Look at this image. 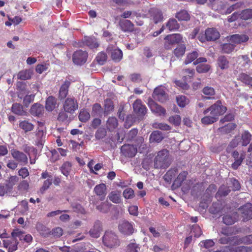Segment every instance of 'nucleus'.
<instances>
[{
	"label": "nucleus",
	"instance_id": "obj_1",
	"mask_svg": "<svg viewBox=\"0 0 252 252\" xmlns=\"http://www.w3.org/2000/svg\"><path fill=\"white\" fill-rule=\"evenodd\" d=\"M170 164V159L168 151L165 149L159 151L155 159V168H165L168 167Z\"/></svg>",
	"mask_w": 252,
	"mask_h": 252
},
{
	"label": "nucleus",
	"instance_id": "obj_2",
	"mask_svg": "<svg viewBox=\"0 0 252 252\" xmlns=\"http://www.w3.org/2000/svg\"><path fill=\"white\" fill-rule=\"evenodd\" d=\"M104 245L109 249H115L121 244L118 236L111 231H106L102 240Z\"/></svg>",
	"mask_w": 252,
	"mask_h": 252
},
{
	"label": "nucleus",
	"instance_id": "obj_3",
	"mask_svg": "<svg viewBox=\"0 0 252 252\" xmlns=\"http://www.w3.org/2000/svg\"><path fill=\"white\" fill-rule=\"evenodd\" d=\"M226 111V108L221 105L220 101H217L216 103L211 106L209 108L204 111V114H207L210 112V114L213 117H216V119H218L220 115H222Z\"/></svg>",
	"mask_w": 252,
	"mask_h": 252
},
{
	"label": "nucleus",
	"instance_id": "obj_4",
	"mask_svg": "<svg viewBox=\"0 0 252 252\" xmlns=\"http://www.w3.org/2000/svg\"><path fill=\"white\" fill-rule=\"evenodd\" d=\"M198 55V53L196 51H194L187 54V57L184 62V63L186 65L194 61L195 59L196 60L193 62L194 65H196L201 63H204L207 62V60L205 58L200 57L197 58Z\"/></svg>",
	"mask_w": 252,
	"mask_h": 252
},
{
	"label": "nucleus",
	"instance_id": "obj_5",
	"mask_svg": "<svg viewBox=\"0 0 252 252\" xmlns=\"http://www.w3.org/2000/svg\"><path fill=\"white\" fill-rule=\"evenodd\" d=\"M182 38L181 34L178 33L166 36L164 38L165 40L164 47L167 49H171L173 44L179 43Z\"/></svg>",
	"mask_w": 252,
	"mask_h": 252
},
{
	"label": "nucleus",
	"instance_id": "obj_6",
	"mask_svg": "<svg viewBox=\"0 0 252 252\" xmlns=\"http://www.w3.org/2000/svg\"><path fill=\"white\" fill-rule=\"evenodd\" d=\"M87 57L88 53L86 51L79 50L74 53L72 59L74 63L81 65L86 62Z\"/></svg>",
	"mask_w": 252,
	"mask_h": 252
},
{
	"label": "nucleus",
	"instance_id": "obj_7",
	"mask_svg": "<svg viewBox=\"0 0 252 252\" xmlns=\"http://www.w3.org/2000/svg\"><path fill=\"white\" fill-rule=\"evenodd\" d=\"M119 230L123 234L129 235L134 232L133 224L126 220H123L120 222Z\"/></svg>",
	"mask_w": 252,
	"mask_h": 252
},
{
	"label": "nucleus",
	"instance_id": "obj_8",
	"mask_svg": "<svg viewBox=\"0 0 252 252\" xmlns=\"http://www.w3.org/2000/svg\"><path fill=\"white\" fill-rule=\"evenodd\" d=\"M77 101L72 97H68L63 104V109L66 112L72 113L78 109Z\"/></svg>",
	"mask_w": 252,
	"mask_h": 252
},
{
	"label": "nucleus",
	"instance_id": "obj_9",
	"mask_svg": "<svg viewBox=\"0 0 252 252\" xmlns=\"http://www.w3.org/2000/svg\"><path fill=\"white\" fill-rule=\"evenodd\" d=\"M107 51L108 54L111 55L112 60L115 62H119L123 58L122 51L112 45L108 47Z\"/></svg>",
	"mask_w": 252,
	"mask_h": 252
},
{
	"label": "nucleus",
	"instance_id": "obj_10",
	"mask_svg": "<svg viewBox=\"0 0 252 252\" xmlns=\"http://www.w3.org/2000/svg\"><path fill=\"white\" fill-rule=\"evenodd\" d=\"M153 96L155 99L161 102H165L168 98L165 89L161 86L157 87L155 89Z\"/></svg>",
	"mask_w": 252,
	"mask_h": 252
},
{
	"label": "nucleus",
	"instance_id": "obj_11",
	"mask_svg": "<svg viewBox=\"0 0 252 252\" xmlns=\"http://www.w3.org/2000/svg\"><path fill=\"white\" fill-rule=\"evenodd\" d=\"M11 154L13 158L21 165H26L28 163V158L24 153L13 149L11 151Z\"/></svg>",
	"mask_w": 252,
	"mask_h": 252
},
{
	"label": "nucleus",
	"instance_id": "obj_12",
	"mask_svg": "<svg viewBox=\"0 0 252 252\" xmlns=\"http://www.w3.org/2000/svg\"><path fill=\"white\" fill-rule=\"evenodd\" d=\"M148 104L151 111L158 116H164L166 113L165 110L160 105L157 104L152 99H149Z\"/></svg>",
	"mask_w": 252,
	"mask_h": 252
},
{
	"label": "nucleus",
	"instance_id": "obj_13",
	"mask_svg": "<svg viewBox=\"0 0 252 252\" xmlns=\"http://www.w3.org/2000/svg\"><path fill=\"white\" fill-rule=\"evenodd\" d=\"M239 212L242 214L244 220L252 219V204L247 203L239 209Z\"/></svg>",
	"mask_w": 252,
	"mask_h": 252
},
{
	"label": "nucleus",
	"instance_id": "obj_14",
	"mask_svg": "<svg viewBox=\"0 0 252 252\" xmlns=\"http://www.w3.org/2000/svg\"><path fill=\"white\" fill-rule=\"evenodd\" d=\"M122 153L129 158L133 157L137 152V148L133 145H124L121 149Z\"/></svg>",
	"mask_w": 252,
	"mask_h": 252
},
{
	"label": "nucleus",
	"instance_id": "obj_15",
	"mask_svg": "<svg viewBox=\"0 0 252 252\" xmlns=\"http://www.w3.org/2000/svg\"><path fill=\"white\" fill-rule=\"evenodd\" d=\"M148 16L156 24L161 22L163 19L161 11L156 8H152L149 10Z\"/></svg>",
	"mask_w": 252,
	"mask_h": 252
},
{
	"label": "nucleus",
	"instance_id": "obj_16",
	"mask_svg": "<svg viewBox=\"0 0 252 252\" xmlns=\"http://www.w3.org/2000/svg\"><path fill=\"white\" fill-rule=\"evenodd\" d=\"M133 107L134 112L139 117H143L146 113V108L142 104L140 100H136L133 104Z\"/></svg>",
	"mask_w": 252,
	"mask_h": 252
},
{
	"label": "nucleus",
	"instance_id": "obj_17",
	"mask_svg": "<svg viewBox=\"0 0 252 252\" xmlns=\"http://www.w3.org/2000/svg\"><path fill=\"white\" fill-rule=\"evenodd\" d=\"M17 239L12 237L10 240L3 241L4 247L8 249V252H13L17 249Z\"/></svg>",
	"mask_w": 252,
	"mask_h": 252
},
{
	"label": "nucleus",
	"instance_id": "obj_18",
	"mask_svg": "<svg viewBox=\"0 0 252 252\" xmlns=\"http://www.w3.org/2000/svg\"><path fill=\"white\" fill-rule=\"evenodd\" d=\"M229 42H231L235 46L236 44L245 42L248 40L249 38L246 35L234 34L230 37H227Z\"/></svg>",
	"mask_w": 252,
	"mask_h": 252
},
{
	"label": "nucleus",
	"instance_id": "obj_19",
	"mask_svg": "<svg viewBox=\"0 0 252 252\" xmlns=\"http://www.w3.org/2000/svg\"><path fill=\"white\" fill-rule=\"evenodd\" d=\"M12 236L16 239H19V240L24 241L27 243H30L32 240V238L31 235L25 234V233L19 231L13 232L12 233Z\"/></svg>",
	"mask_w": 252,
	"mask_h": 252
},
{
	"label": "nucleus",
	"instance_id": "obj_20",
	"mask_svg": "<svg viewBox=\"0 0 252 252\" xmlns=\"http://www.w3.org/2000/svg\"><path fill=\"white\" fill-rule=\"evenodd\" d=\"M106 187L104 184H100L96 185L94 189V191L96 194L99 197L100 200L104 199L106 195Z\"/></svg>",
	"mask_w": 252,
	"mask_h": 252
},
{
	"label": "nucleus",
	"instance_id": "obj_21",
	"mask_svg": "<svg viewBox=\"0 0 252 252\" xmlns=\"http://www.w3.org/2000/svg\"><path fill=\"white\" fill-rule=\"evenodd\" d=\"M205 35L207 40H215L220 36L219 32L214 28H209L206 30Z\"/></svg>",
	"mask_w": 252,
	"mask_h": 252
},
{
	"label": "nucleus",
	"instance_id": "obj_22",
	"mask_svg": "<svg viewBox=\"0 0 252 252\" xmlns=\"http://www.w3.org/2000/svg\"><path fill=\"white\" fill-rule=\"evenodd\" d=\"M119 25L121 29L124 32H131L134 29V25L128 20H120Z\"/></svg>",
	"mask_w": 252,
	"mask_h": 252
},
{
	"label": "nucleus",
	"instance_id": "obj_23",
	"mask_svg": "<svg viewBox=\"0 0 252 252\" xmlns=\"http://www.w3.org/2000/svg\"><path fill=\"white\" fill-rule=\"evenodd\" d=\"M84 43L91 49H94L99 46V43L94 37H87L84 38Z\"/></svg>",
	"mask_w": 252,
	"mask_h": 252
},
{
	"label": "nucleus",
	"instance_id": "obj_24",
	"mask_svg": "<svg viewBox=\"0 0 252 252\" xmlns=\"http://www.w3.org/2000/svg\"><path fill=\"white\" fill-rule=\"evenodd\" d=\"M102 230L101 225L99 222L95 223L94 227L90 230L89 233L90 236L93 238H98L100 236Z\"/></svg>",
	"mask_w": 252,
	"mask_h": 252
},
{
	"label": "nucleus",
	"instance_id": "obj_25",
	"mask_svg": "<svg viewBox=\"0 0 252 252\" xmlns=\"http://www.w3.org/2000/svg\"><path fill=\"white\" fill-rule=\"evenodd\" d=\"M44 111V107L39 104H33L30 110L31 113L35 116H39L42 114Z\"/></svg>",
	"mask_w": 252,
	"mask_h": 252
},
{
	"label": "nucleus",
	"instance_id": "obj_26",
	"mask_svg": "<svg viewBox=\"0 0 252 252\" xmlns=\"http://www.w3.org/2000/svg\"><path fill=\"white\" fill-rule=\"evenodd\" d=\"M70 82L65 81L61 86L59 91V97L62 99L64 98L68 94V89L70 86Z\"/></svg>",
	"mask_w": 252,
	"mask_h": 252
},
{
	"label": "nucleus",
	"instance_id": "obj_27",
	"mask_svg": "<svg viewBox=\"0 0 252 252\" xmlns=\"http://www.w3.org/2000/svg\"><path fill=\"white\" fill-rule=\"evenodd\" d=\"M238 216L236 213H233L231 215H226L223 217V221L226 225L233 224L236 220Z\"/></svg>",
	"mask_w": 252,
	"mask_h": 252
},
{
	"label": "nucleus",
	"instance_id": "obj_28",
	"mask_svg": "<svg viewBox=\"0 0 252 252\" xmlns=\"http://www.w3.org/2000/svg\"><path fill=\"white\" fill-rule=\"evenodd\" d=\"M163 137L161 132L159 131H155L153 132L150 137V142H158L159 143L163 139Z\"/></svg>",
	"mask_w": 252,
	"mask_h": 252
},
{
	"label": "nucleus",
	"instance_id": "obj_29",
	"mask_svg": "<svg viewBox=\"0 0 252 252\" xmlns=\"http://www.w3.org/2000/svg\"><path fill=\"white\" fill-rule=\"evenodd\" d=\"M11 109L14 113L18 115L23 116L26 114V112L23 110L22 105L19 103H14L12 105Z\"/></svg>",
	"mask_w": 252,
	"mask_h": 252
},
{
	"label": "nucleus",
	"instance_id": "obj_30",
	"mask_svg": "<svg viewBox=\"0 0 252 252\" xmlns=\"http://www.w3.org/2000/svg\"><path fill=\"white\" fill-rule=\"evenodd\" d=\"M56 104V100L53 96H49L46 100V109L48 111H52L55 108Z\"/></svg>",
	"mask_w": 252,
	"mask_h": 252
},
{
	"label": "nucleus",
	"instance_id": "obj_31",
	"mask_svg": "<svg viewBox=\"0 0 252 252\" xmlns=\"http://www.w3.org/2000/svg\"><path fill=\"white\" fill-rule=\"evenodd\" d=\"M108 198L113 203H119L121 201V194L118 191H113L109 193Z\"/></svg>",
	"mask_w": 252,
	"mask_h": 252
},
{
	"label": "nucleus",
	"instance_id": "obj_32",
	"mask_svg": "<svg viewBox=\"0 0 252 252\" xmlns=\"http://www.w3.org/2000/svg\"><path fill=\"white\" fill-rule=\"evenodd\" d=\"M121 17L124 18H128L131 17V18L133 20H134V21L137 23V25L139 26H141L143 25L142 22H140L139 23H138L136 20L134 19L135 17H136V18L138 17L137 14L135 12H132L131 11H125L121 15Z\"/></svg>",
	"mask_w": 252,
	"mask_h": 252
},
{
	"label": "nucleus",
	"instance_id": "obj_33",
	"mask_svg": "<svg viewBox=\"0 0 252 252\" xmlns=\"http://www.w3.org/2000/svg\"><path fill=\"white\" fill-rule=\"evenodd\" d=\"M19 126L25 132H28L32 130L34 127L32 123L27 121L21 122L19 124Z\"/></svg>",
	"mask_w": 252,
	"mask_h": 252
},
{
	"label": "nucleus",
	"instance_id": "obj_34",
	"mask_svg": "<svg viewBox=\"0 0 252 252\" xmlns=\"http://www.w3.org/2000/svg\"><path fill=\"white\" fill-rule=\"evenodd\" d=\"M177 174V169L173 168L168 171L164 176V179L167 182H170L174 179Z\"/></svg>",
	"mask_w": 252,
	"mask_h": 252
},
{
	"label": "nucleus",
	"instance_id": "obj_35",
	"mask_svg": "<svg viewBox=\"0 0 252 252\" xmlns=\"http://www.w3.org/2000/svg\"><path fill=\"white\" fill-rule=\"evenodd\" d=\"M62 173L67 176L71 170V164L69 162H64L60 168Z\"/></svg>",
	"mask_w": 252,
	"mask_h": 252
},
{
	"label": "nucleus",
	"instance_id": "obj_36",
	"mask_svg": "<svg viewBox=\"0 0 252 252\" xmlns=\"http://www.w3.org/2000/svg\"><path fill=\"white\" fill-rule=\"evenodd\" d=\"M176 101L178 105L181 107H184L189 102V99L184 95H178L176 96Z\"/></svg>",
	"mask_w": 252,
	"mask_h": 252
},
{
	"label": "nucleus",
	"instance_id": "obj_37",
	"mask_svg": "<svg viewBox=\"0 0 252 252\" xmlns=\"http://www.w3.org/2000/svg\"><path fill=\"white\" fill-rule=\"evenodd\" d=\"M32 72L29 70H24L20 71L18 74V78L19 79L25 80L31 78Z\"/></svg>",
	"mask_w": 252,
	"mask_h": 252
},
{
	"label": "nucleus",
	"instance_id": "obj_38",
	"mask_svg": "<svg viewBox=\"0 0 252 252\" xmlns=\"http://www.w3.org/2000/svg\"><path fill=\"white\" fill-rule=\"evenodd\" d=\"M166 27L169 31H174L179 29V25L177 21L174 19H170L166 24Z\"/></svg>",
	"mask_w": 252,
	"mask_h": 252
},
{
	"label": "nucleus",
	"instance_id": "obj_39",
	"mask_svg": "<svg viewBox=\"0 0 252 252\" xmlns=\"http://www.w3.org/2000/svg\"><path fill=\"white\" fill-rule=\"evenodd\" d=\"M90 118L89 112L86 110L83 109L81 110L79 115V119L82 122H87Z\"/></svg>",
	"mask_w": 252,
	"mask_h": 252
},
{
	"label": "nucleus",
	"instance_id": "obj_40",
	"mask_svg": "<svg viewBox=\"0 0 252 252\" xmlns=\"http://www.w3.org/2000/svg\"><path fill=\"white\" fill-rule=\"evenodd\" d=\"M176 17L179 21H188L189 19V15L186 10L180 11Z\"/></svg>",
	"mask_w": 252,
	"mask_h": 252
},
{
	"label": "nucleus",
	"instance_id": "obj_41",
	"mask_svg": "<svg viewBox=\"0 0 252 252\" xmlns=\"http://www.w3.org/2000/svg\"><path fill=\"white\" fill-rule=\"evenodd\" d=\"M240 80L246 85L252 86V77L243 73L239 76Z\"/></svg>",
	"mask_w": 252,
	"mask_h": 252
},
{
	"label": "nucleus",
	"instance_id": "obj_42",
	"mask_svg": "<svg viewBox=\"0 0 252 252\" xmlns=\"http://www.w3.org/2000/svg\"><path fill=\"white\" fill-rule=\"evenodd\" d=\"M111 205V204L106 201L97 206L96 208L99 211L105 213L108 212Z\"/></svg>",
	"mask_w": 252,
	"mask_h": 252
},
{
	"label": "nucleus",
	"instance_id": "obj_43",
	"mask_svg": "<svg viewBox=\"0 0 252 252\" xmlns=\"http://www.w3.org/2000/svg\"><path fill=\"white\" fill-rule=\"evenodd\" d=\"M218 64L222 69H226L228 67V61L224 56L219 57L218 59Z\"/></svg>",
	"mask_w": 252,
	"mask_h": 252
},
{
	"label": "nucleus",
	"instance_id": "obj_44",
	"mask_svg": "<svg viewBox=\"0 0 252 252\" xmlns=\"http://www.w3.org/2000/svg\"><path fill=\"white\" fill-rule=\"evenodd\" d=\"M118 122L116 118H109L107 122V127L110 130L113 129L117 126Z\"/></svg>",
	"mask_w": 252,
	"mask_h": 252
},
{
	"label": "nucleus",
	"instance_id": "obj_45",
	"mask_svg": "<svg viewBox=\"0 0 252 252\" xmlns=\"http://www.w3.org/2000/svg\"><path fill=\"white\" fill-rule=\"evenodd\" d=\"M251 139V135L247 131H245L242 135L241 141L242 142L243 146L247 145L250 142Z\"/></svg>",
	"mask_w": 252,
	"mask_h": 252
},
{
	"label": "nucleus",
	"instance_id": "obj_46",
	"mask_svg": "<svg viewBox=\"0 0 252 252\" xmlns=\"http://www.w3.org/2000/svg\"><path fill=\"white\" fill-rule=\"evenodd\" d=\"M234 47L235 45L230 42L222 45V51L225 53H230L234 50Z\"/></svg>",
	"mask_w": 252,
	"mask_h": 252
},
{
	"label": "nucleus",
	"instance_id": "obj_47",
	"mask_svg": "<svg viewBox=\"0 0 252 252\" xmlns=\"http://www.w3.org/2000/svg\"><path fill=\"white\" fill-rule=\"evenodd\" d=\"M240 17L243 20H248L252 18V9H246L240 13Z\"/></svg>",
	"mask_w": 252,
	"mask_h": 252
},
{
	"label": "nucleus",
	"instance_id": "obj_48",
	"mask_svg": "<svg viewBox=\"0 0 252 252\" xmlns=\"http://www.w3.org/2000/svg\"><path fill=\"white\" fill-rule=\"evenodd\" d=\"M236 127V125L233 123H228L219 128L220 131L224 132L225 133L229 132L231 130L234 129Z\"/></svg>",
	"mask_w": 252,
	"mask_h": 252
},
{
	"label": "nucleus",
	"instance_id": "obj_49",
	"mask_svg": "<svg viewBox=\"0 0 252 252\" xmlns=\"http://www.w3.org/2000/svg\"><path fill=\"white\" fill-rule=\"evenodd\" d=\"M140 248L135 243H131L127 247V252H140Z\"/></svg>",
	"mask_w": 252,
	"mask_h": 252
},
{
	"label": "nucleus",
	"instance_id": "obj_50",
	"mask_svg": "<svg viewBox=\"0 0 252 252\" xmlns=\"http://www.w3.org/2000/svg\"><path fill=\"white\" fill-rule=\"evenodd\" d=\"M245 155L244 153H241L240 157L235 159L234 162L232 164V167L234 169H236L241 165L245 158Z\"/></svg>",
	"mask_w": 252,
	"mask_h": 252
},
{
	"label": "nucleus",
	"instance_id": "obj_51",
	"mask_svg": "<svg viewBox=\"0 0 252 252\" xmlns=\"http://www.w3.org/2000/svg\"><path fill=\"white\" fill-rule=\"evenodd\" d=\"M20 211L22 214L27 213L29 210L28 203L26 200L22 201L18 206Z\"/></svg>",
	"mask_w": 252,
	"mask_h": 252
},
{
	"label": "nucleus",
	"instance_id": "obj_52",
	"mask_svg": "<svg viewBox=\"0 0 252 252\" xmlns=\"http://www.w3.org/2000/svg\"><path fill=\"white\" fill-rule=\"evenodd\" d=\"M169 122L175 126H178L181 124V118L179 115H175L169 117Z\"/></svg>",
	"mask_w": 252,
	"mask_h": 252
},
{
	"label": "nucleus",
	"instance_id": "obj_53",
	"mask_svg": "<svg viewBox=\"0 0 252 252\" xmlns=\"http://www.w3.org/2000/svg\"><path fill=\"white\" fill-rule=\"evenodd\" d=\"M210 69V66L207 64H200L196 66V71L199 73L208 72Z\"/></svg>",
	"mask_w": 252,
	"mask_h": 252
},
{
	"label": "nucleus",
	"instance_id": "obj_54",
	"mask_svg": "<svg viewBox=\"0 0 252 252\" xmlns=\"http://www.w3.org/2000/svg\"><path fill=\"white\" fill-rule=\"evenodd\" d=\"M217 120L216 119V117H213L211 115L209 114L208 116H206L201 119V122L203 124L205 125H209L216 122Z\"/></svg>",
	"mask_w": 252,
	"mask_h": 252
},
{
	"label": "nucleus",
	"instance_id": "obj_55",
	"mask_svg": "<svg viewBox=\"0 0 252 252\" xmlns=\"http://www.w3.org/2000/svg\"><path fill=\"white\" fill-rule=\"evenodd\" d=\"M230 191V189H229V188L225 186H221L217 193V195L218 196H226L227 195L229 192Z\"/></svg>",
	"mask_w": 252,
	"mask_h": 252
},
{
	"label": "nucleus",
	"instance_id": "obj_56",
	"mask_svg": "<svg viewBox=\"0 0 252 252\" xmlns=\"http://www.w3.org/2000/svg\"><path fill=\"white\" fill-rule=\"evenodd\" d=\"M96 60L99 64L102 65L106 61L107 55L103 52H100L97 55Z\"/></svg>",
	"mask_w": 252,
	"mask_h": 252
},
{
	"label": "nucleus",
	"instance_id": "obj_57",
	"mask_svg": "<svg viewBox=\"0 0 252 252\" xmlns=\"http://www.w3.org/2000/svg\"><path fill=\"white\" fill-rule=\"evenodd\" d=\"M186 50V47L184 45H180L177 47L174 50V53L176 56L181 57L183 56Z\"/></svg>",
	"mask_w": 252,
	"mask_h": 252
},
{
	"label": "nucleus",
	"instance_id": "obj_58",
	"mask_svg": "<svg viewBox=\"0 0 252 252\" xmlns=\"http://www.w3.org/2000/svg\"><path fill=\"white\" fill-rule=\"evenodd\" d=\"M113 109L112 102L110 100H107L105 102V114L108 115Z\"/></svg>",
	"mask_w": 252,
	"mask_h": 252
},
{
	"label": "nucleus",
	"instance_id": "obj_59",
	"mask_svg": "<svg viewBox=\"0 0 252 252\" xmlns=\"http://www.w3.org/2000/svg\"><path fill=\"white\" fill-rule=\"evenodd\" d=\"M215 244V243L212 240H206L205 241H201L199 245L201 247H204L206 249H209L213 247Z\"/></svg>",
	"mask_w": 252,
	"mask_h": 252
},
{
	"label": "nucleus",
	"instance_id": "obj_60",
	"mask_svg": "<svg viewBox=\"0 0 252 252\" xmlns=\"http://www.w3.org/2000/svg\"><path fill=\"white\" fill-rule=\"evenodd\" d=\"M18 181V177L16 176H12L9 178L8 180V186L11 190L12 187L16 184Z\"/></svg>",
	"mask_w": 252,
	"mask_h": 252
},
{
	"label": "nucleus",
	"instance_id": "obj_61",
	"mask_svg": "<svg viewBox=\"0 0 252 252\" xmlns=\"http://www.w3.org/2000/svg\"><path fill=\"white\" fill-rule=\"evenodd\" d=\"M123 196L126 199H130L134 196V191L131 189H126L123 192Z\"/></svg>",
	"mask_w": 252,
	"mask_h": 252
},
{
	"label": "nucleus",
	"instance_id": "obj_62",
	"mask_svg": "<svg viewBox=\"0 0 252 252\" xmlns=\"http://www.w3.org/2000/svg\"><path fill=\"white\" fill-rule=\"evenodd\" d=\"M153 127L155 128H159L163 130H169L170 129L169 126L163 123H155L153 125Z\"/></svg>",
	"mask_w": 252,
	"mask_h": 252
},
{
	"label": "nucleus",
	"instance_id": "obj_63",
	"mask_svg": "<svg viewBox=\"0 0 252 252\" xmlns=\"http://www.w3.org/2000/svg\"><path fill=\"white\" fill-rule=\"evenodd\" d=\"M52 183V179L51 178L47 179L46 180H45L44 182L42 187L40 189L41 192L42 193H43L46 189H47L49 188Z\"/></svg>",
	"mask_w": 252,
	"mask_h": 252
},
{
	"label": "nucleus",
	"instance_id": "obj_64",
	"mask_svg": "<svg viewBox=\"0 0 252 252\" xmlns=\"http://www.w3.org/2000/svg\"><path fill=\"white\" fill-rule=\"evenodd\" d=\"M203 93L205 95L212 96L215 94V92L211 87H205L203 89Z\"/></svg>",
	"mask_w": 252,
	"mask_h": 252
}]
</instances>
